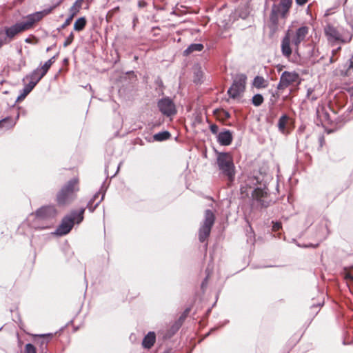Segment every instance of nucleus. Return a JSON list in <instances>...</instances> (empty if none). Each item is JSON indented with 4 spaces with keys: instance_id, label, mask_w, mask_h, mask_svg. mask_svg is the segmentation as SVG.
Returning a JSON list of instances; mask_svg holds the SVG:
<instances>
[{
    "instance_id": "nucleus-1",
    "label": "nucleus",
    "mask_w": 353,
    "mask_h": 353,
    "mask_svg": "<svg viewBox=\"0 0 353 353\" xmlns=\"http://www.w3.org/2000/svg\"><path fill=\"white\" fill-rule=\"evenodd\" d=\"M53 8L36 12L23 17V20L14 24L5 27L6 37L3 39L5 43H9L20 34L34 28L48 14L51 13Z\"/></svg>"
},
{
    "instance_id": "nucleus-2",
    "label": "nucleus",
    "mask_w": 353,
    "mask_h": 353,
    "mask_svg": "<svg viewBox=\"0 0 353 353\" xmlns=\"http://www.w3.org/2000/svg\"><path fill=\"white\" fill-rule=\"evenodd\" d=\"M309 30L310 28L307 26H302L298 28L294 32L288 30L281 41V48L282 54L285 57L289 58L292 53L290 46L291 41L296 49L298 50L300 43L305 41L309 34Z\"/></svg>"
},
{
    "instance_id": "nucleus-3",
    "label": "nucleus",
    "mask_w": 353,
    "mask_h": 353,
    "mask_svg": "<svg viewBox=\"0 0 353 353\" xmlns=\"http://www.w3.org/2000/svg\"><path fill=\"white\" fill-rule=\"evenodd\" d=\"M292 3V0H279L278 3H273L269 19V28L273 33L278 30L279 19L288 18Z\"/></svg>"
},
{
    "instance_id": "nucleus-4",
    "label": "nucleus",
    "mask_w": 353,
    "mask_h": 353,
    "mask_svg": "<svg viewBox=\"0 0 353 353\" xmlns=\"http://www.w3.org/2000/svg\"><path fill=\"white\" fill-rule=\"evenodd\" d=\"M79 180L73 179L68 181L57 193V202L59 205H65L71 203L76 197L79 190Z\"/></svg>"
},
{
    "instance_id": "nucleus-5",
    "label": "nucleus",
    "mask_w": 353,
    "mask_h": 353,
    "mask_svg": "<svg viewBox=\"0 0 353 353\" xmlns=\"http://www.w3.org/2000/svg\"><path fill=\"white\" fill-rule=\"evenodd\" d=\"M83 212L84 210H81L79 212H72L70 214L65 216L54 234L57 236H63L68 234L74 223H79L82 221Z\"/></svg>"
},
{
    "instance_id": "nucleus-6",
    "label": "nucleus",
    "mask_w": 353,
    "mask_h": 353,
    "mask_svg": "<svg viewBox=\"0 0 353 353\" xmlns=\"http://www.w3.org/2000/svg\"><path fill=\"white\" fill-rule=\"evenodd\" d=\"M217 164L222 174L228 178L229 182H233L235 176V166L233 158L230 153H219L217 157Z\"/></svg>"
},
{
    "instance_id": "nucleus-7",
    "label": "nucleus",
    "mask_w": 353,
    "mask_h": 353,
    "mask_svg": "<svg viewBox=\"0 0 353 353\" xmlns=\"http://www.w3.org/2000/svg\"><path fill=\"white\" fill-rule=\"evenodd\" d=\"M252 204H256L260 208H268L274 202L270 196L269 189L267 187L256 188L251 192Z\"/></svg>"
},
{
    "instance_id": "nucleus-8",
    "label": "nucleus",
    "mask_w": 353,
    "mask_h": 353,
    "mask_svg": "<svg viewBox=\"0 0 353 353\" xmlns=\"http://www.w3.org/2000/svg\"><path fill=\"white\" fill-rule=\"evenodd\" d=\"M247 77L244 74H237L233 79V82L228 90L230 97L236 99L241 97L246 88Z\"/></svg>"
},
{
    "instance_id": "nucleus-9",
    "label": "nucleus",
    "mask_w": 353,
    "mask_h": 353,
    "mask_svg": "<svg viewBox=\"0 0 353 353\" xmlns=\"http://www.w3.org/2000/svg\"><path fill=\"white\" fill-rule=\"evenodd\" d=\"M214 221L215 216L212 210H205L204 221L199 230V240L200 242L203 243L208 239Z\"/></svg>"
},
{
    "instance_id": "nucleus-10",
    "label": "nucleus",
    "mask_w": 353,
    "mask_h": 353,
    "mask_svg": "<svg viewBox=\"0 0 353 353\" xmlns=\"http://www.w3.org/2000/svg\"><path fill=\"white\" fill-rule=\"evenodd\" d=\"M324 34L329 43L334 45L343 42V37L339 30L333 25L327 24L324 28Z\"/></svg>"
},
{
    "instance_id": "nucleus-11",
    "label": "nucleus",
    "mask_w": 353,
    "mask_h": 353,
    "mask_svg": "<svg viewBox=\"0 0 353 353\" xmlns=\"http://www.w3.org/2000/svg\"><path fill=\"white\" fill-rule=\"evenodd\" d=\"M299 79V76L297 73L285 71L282 73L280 77L278 88L285 89L288 88L289 85L298 81Z\"/></svg>"
},
{
    "instance_id": "nucleus-12",
    "label": "nucleus",
    "mask_w": 353,
    "mask_h": 353,
    "mask_svg": "<svg viewBox=\"0 0 353 353\" xmlns=\"http://www.w3.org/2000/svg\"><path fill=\"white\" fill-rule=\"evenodd\" d=\"M158 107L161 112L168 117L175 114V105L169 98H163L159 101Z\"/></svg>"
},
{
    "instance_id": "nucleus-13",
    "label": "nucleus",
    "mask_w": 353,
    "mask_h": 353,
    "mask_svg": "<svg viewBox=\"0 0 353 353\" xmlns=\"http://www.w3.org/2000/svg\"><path fill=\"white\" fill-rule=\"evenodd\" d=\"M316 119L318 125L321 124L325 127L332 123L327 108L323 105H319L316 108Z\"/></svg>"
},
{
    "instance_id": "nucleus-14",
    "label": "nucleus",
    "mask_w": 353,
    "mask_h": 353,
    "mask_svg": "<svg viewBox=\"0 0 353 353\" xmlns=\"http://www.w3.org/2000/svg\"><path fill=\"white\" fill-rule=\"evenodd\" d=\"M54 59L55 57H52L48 61H47L41 68H38L34 70L30 74V75L32 76L33 79L39 81L46 74L52 63L54 62Z\"/></svg>"
},
{
    "instance_id": "nucleus-15",
    "label": "nucleus",
    "mask_w": 353,
    "mask_h": 353,
    "mask_svg": "<svg viewBox=\"0 0 353 353\" xmlns=\"http://www.w3.org/2000/svg\"><path fill=\"white\" fill-rule=\"evenodd\" d=\"M57 214V210L54 206H43L37 210L35 216L39 219H46L54 217Z\"/></svg>"
},
{
    "instance_id": "nucleus-16",
    "label": "nucleus",
    "mask_w": 353,
    "mask_h": 353,
    "mask_svg": "<svg viewBox=\"0 0 353 353\" xmlns=\"http://www.w3.org/2000/svg\"><path fill=\"white\" fill-rule=\"evenodd\" d=\"M232 134L230 130L220 132L218 134V141L222 145H229L232 141Z\"/></svg>"
},
{
    "instance_id": "nucleus-17",
    "label": "nucleus",
    "mask_w": 353,
    "mask_h": 353,
    "mask_svg": "<svg viewBox=\"0 0 353 353\" xmlns=\"http://www.w3.org/2000/svg\"><path fill=\"white\" fill-rule=\"evenodd\" d=\"M156 341V335L154 332H150L143 339L142 345L146 349H150Z\"/></svg>"
},
{
    "instance_id": "nucleus-18",
    "label": "nucleus",
    "mask_w": 353,
    "mask_h": 353,
    "mask_svg": "<svg viewBox=\"0 0 353 353\" xmlns=\"http://www.w3.org/2000/svg\"><path fill=\"white\" fill-rule=\"evenodd\" d=\"M303 334L301 332L290 333L288 339V345L290 347L295 346L302 337Z\"/></svg>"
},
{
    "instance_id": "nucleus-19",
    "label": "nucleus",
    "mask_w": 353,
    "mask_h": 353,
    "mask_svg": "<svg viewBox=\"0 0 353 353\" xmlns=\"http://www.w3.org/2000/svg\"><path fill=\"white\" fill-rule=\"evenodd\" d=\"M252 85L257 89L265 88L268 85V81L261 76H256L253 80Z\"/></svg>"
},
{
    "instance_id": "nucleus-20",
    "label": "nucleus",
    "mask_w": 353,
    "mask_h": 353,
    "mask_svg": "<svg viewBox=\"0 0 353 353\" xmlns=\"http://www.w3.org/2000/svg\"><path fill=\"white\" fill-rule=\"evenodd\" d=\"M203 49V46L201 43H193L188 46V48L184 50V55L187 56L192 53L193 52H201Z\"/></svg>"
},
{
    "instance_id": "nucleus-21",
    "label": "nucleus",
    "mask_w": 353,
    "mask_h": 353,
    "mask_svg": "<svg viewBox=\"0 0 353 353\" xmlns=\"http://www.w3.org/2000/svg\"><path fill=\"white\" fill-rule=\"evenodd\" d=\"M27 78H29L30 79V82L25 86L23 89V97H26L27 94H28L35 87V85L39 82L38 81H35L33 79L32 76L30 74V76L27 77Z\"/></svg>"
},
{
    "instance_id": "nucleus-22",
    "label": "nucleus",
    "mask_w": 353,
    "mask_h": 353,
    "mask_svg": "<svg viewBox=\"0 0 353 353\" xmlns=\"http://www.w3.org/2000/svg\"><path fill=\"white\" fill-rule=\"evenodd\" d=\"M214 114L216 117L217 119L223 121L226 119H228L230 117V113L223 109L215 110L214 111Z\"/></svg>"
},
{
    "instance_id": "nucleus-23",
    "label": "nucleus",
    "mask_w": 353,
    "mask_h": 353,
    "mask_svg": "<svg viewBox=\"0 0 353 353\" xmlns=\"http://www.w3.org/2000/svg\"><path fill=\"white\" fill-rule=\"evenodd\" d=\"M171 134L168 131L160 132L155 134L153 137L154 140L157 141H163L168 140L170 138Z\"/></svg>"
},
{
    "instance_id": "nucleus-24",
    "label": "nucleus",
    "mask_w": 353,
    "mask_h": 353,
    "mask_svg": "<svg viewBox=\"0 0 353 353\" xmlns=\"http://www.w3.org/2000/svg\"><path fill=\"white\" fill-rule=\"evenodd\" d=\"M288 120L289 117L286 114H284L280 117L278 122V127L281 132H285Z\"/></svg>"
},
{
    "instance_id": "nucleus-25",
    "label": "nucleus",
    "mask_w": 353,
    "mask_h": 353,
    "mask_svg": "<svg viewBox=\"0 0 353 353\" xmlns=\"http://www.w3.org/2000/svg\"><path fill=\"white\" fill-rule=\"evenodd\" d=\"M86 25V20L84 18L77 19L74 25L75 30L80 31L84 28Z\"/></svg>"
},
{
    "instance_id": "nucleus-26",
    "label": "nucleus",
    "mask_w": 353,
    "mask_h": 353,
    "mask_svg": "<svg viewBox=\"0 0 353 353\" xmlns=\"http://www.w3.org/2000/svg\"><path fill=\"white\" fill-rule=\"evenodd\" d=\"M83 0H77L74 5L70 8V12L72 16H75L77 13L79 11L82 6Z\"/></svg>"
},
{
    "instance_id": "nucleus-27",
    "label": "nucleus",
    "mask_w": 353,
    "mask_h": 353,
    "mask_svg": "<svg viewBox=\"0 0 353 353\" xmlns=\"http://www.w3.org/2000/svg\"><path fill=\"white\" fill-rule=\"evenodd\" d=\"M264 99L260 94H256L253 96L252 103L254 106H259L263 103Z\"/></svg>"
},
{
    "instance_id": "nucleus-28",
    "label": "nucleus",
    "mask_w": 353,
    "mask_h": 353,
    "mask_svg": "<svg viewBox=\"0 0 353 353\" xmlns=\"http://www.w3.org/2000/svg\"><path fill=\"white\" fill-rule=\"evenodd\" d=\"M190 310H191L190 307H188L184 310V312H183V314L181 315V316L179 317V319L178 320L177 328H179L182 325V323H183V321H185L186 317L188 316Z\"/></svg>"
},
{
    "instance_id": "nucleus-29",
    "label": "nucleus",
    "mask_w": 353,
    "mask_h": 353,
    "mask_svg": "<svg viewBox=\"0 0 353 353\" xmlns=\"http://www.w3.org/2000/svg\"><path fill=\"white\" fill-rule=\"evenodd\" d=\"M251 186L249 185H241L240 188V193L242 197H248L250 194V190Z\"/></svg>"
},
{
    "instance_id": "nucleus-30",
    "label": "nucleus",
    "mask_w": 353,
    "mask_h": 353,
    "mask_svg": "<svg viewBox=\"0 0 353 353\" xmlns=\"http://www.w3.org/2000/svg\"><path fill=\"white\" fill-rule=\"evenodd\" d=\"M39 39L34 35H30L25 39V42L30 44H37Z\"/></svg>"
},
{
    "instance_id": "nucleus-31",
    "label": "nucleus",
    "mask_w": 353,
    "mask_h": 353,
    "mask_svg": "<svg viewBox=\"0 0 353 353\" xmlns=\"http://www.w3.org/2000/svg\"><path fill=\"white\" fill-rule=\"evenodd\" d=\"M25 353H37V350L33 345L28 343L25 346Z\"/></svg>"
},
{
    "instance_id": "nucleus-32",
    "label": "nucleus",
    "mask_w": 353,
    "mask_h": 353,
    "mask_svg": "<svg viewBox=\"0 0 353 353\" xmlns=\"http://www.w3.org/2000/svg\"><path fill=\"white\" fill-rule=\"evenodd\" d=\"M282 228L281 223L273 222L272 231L278 232Z\"/></svg>"
},
{
    "instance_id": "nucleus-33",
    "label": "nucleus",
    "mask_w": 353,
    "mask_h": 353,
    "mask_svg": "<svg viewBox=\"0 0 353 353\" xmlns=\"http://www.w3.org/2000/svg\"><path fill=\"white\" fill-rule=\"evenodd\" d=\"M210 131L212 132V133L216 134L218 133V131H219V127L216 124H212L210 125Z\"/></svg>"
},
{
    "instance_id": "nucleus-34",
    "label": "nucleus",
    "mask_w": 353,
    "mask_h": 353,
    "mask_svg": "<svg viewBox=\"0 0 353 353\" xmlns=\"http://www.w3.org/2000/svg\"><path fill=\"white\" fill-rule=\"evenodd\" d=\"M73 40V35L71 34L67 39L64 42V46L66 47L68 46H69L72 41Z\"/></svg>"
},
{
    "instance_id": "nucleus-35",
    "label": "nucleus",
    "mask_w": 353,
    "mask_h": 353,
    "mask_svg": "<svg viewBox=\"0 0 353 353\" xmlns=\"http://www.w3.org/2000/svg\"><path fill=\"white\" fill-rule=\"evenodd\" d=\"M345 278L353 281V274L350 272H345Z\"/></svg>"
},
{
    "instance_id": "nucleus-36",
    "label": "nucleus",
    "mask_w": 353,
    "mask_h": 353,
    "mask_svg": "<svg viewBox=\"0 0 353 353\" xmlns=\"http://www.w3.org/2000/svg\"><path fill=\"white\" fill-rule=\"evenodd\" d=\"M36 336H37V337H39V338H42V339H43L42 341L41 342V345H43V344H44V343H47V342L46 341V338L47 337V335H36Z\"/></svg>"
},
{
    "instance_id": "nucleus-37",
    "label": "nucleus",
    "mask_w": 353,
    "mask_h": 353,
    "mask_svg": "<svg viewBox=\"0 0 353 353\" xmlns=\"http://www.w3.org/2000/svg\"><path fill=\"white\" fill-rule=\"evenodd\" d=\"M296 3L299 6H303L305 4L308 0H295Z\"/></svg>"
},
{
    "instance_id": "nucleus-38",
    "label": "nucleus",
    "mask_w": 353,
    "mask_h": 353,
    "mask_svg": "<svg viewBox=\"0 0 353 353\" xmlns=\"http://www.w3.org/2000/svg\"><path fill=\"white\" fill-rule=\"evenodd\" d=\"M74 16H72V14H71L70 17L66 19L65 22V26H68L70 23L71 21L72 20L73 17Z\"/></svg>"
},
{
    "instance_id": "nucleus-39",
    "label": "nucleus",
    "mask_w": 353,
    "mask_h": 353,
    "mask_svg": "<svg viewBox=\"0 0 353 353\" xmlns=\"http://www.w3.org/2000/svg\"><path fill=\"white\" fill-rule=\"evenodd\" d=\"M8 121V119L6 118V119H3L2 120L0 121V128H2L3 125V123L7 122Z\"/></svg>"
},
{
    "instance_id": "nucleus-40",
    "label": "nucleus",
    "mask_w": 353,
    "mask_h": 353,
    "mask_svg": "<svg viewBox=\"0 0 353 353\" xmlns=\"http://www.w3.org/2000/svg\"><path fill=\"white\" fill-rule=\"evenodd\" d=\"M99 196H100V193L95 194V195L93 197V201L92 202H94L99 197Z\"/></svg>"
},
{
    "instance_id": "nucleus-41",
    "label": "nucleus",
    "mask_w": 353,
    "mask_h": 353,
    "mask_svg": "<svg viewBox=\"0 0 353 353\" xmlns=\"http://www.w3.org/2000/svg\"><path fill=\"white\" fill-rule=\"evenodd\" d=\"M320 142H321V147L323 145V143L324 142V137H320Z\"/></svg>"
},
{
    "instance_id": "nucleus-42",
    "label": "nucleus",
    "mask_w": 353,
    "mask_h": 353,
    "mask_svg": "<svg viewBox=\"0 0 353 353\" xmlns=\"http://www.w3.org/2000/svg\"><path fill=\"white\" fill-rule=\"evenodd\" d=\"M4 44H6V43H4V40H3V39H0V48H1L3 45H4Z\"/></svg>"
},
{
    "instance_id": "nucleus-43",
    "label": "nucleus",
    "mask_w": 353,
    "mask_h": 353,
    "mask_svg": "<svg viewBox=\"0 0 353 353\" xmlns=\"http://www.w3.org/2000/svg\"><path fill=\"white\" fill-rule=\"evenodd\" d=\"M350 68H353V57H352V59H351V61H350Z\"/></svg>"
},
{
    "instance_id": "nucleus-44",
    "label": "nucleus",
    "mask_w": 353,
    "mask_h": 353,
    "mask_svg": "<svg viewBox=\"0 0 353 353\" xmlns=\"http://www.w3.org/2000/svg\"><path fill=\"white\" fill-rule=\"evenodd\" d=\"M339 50H341V47H339L336 50H334L333 53H336Z\"/></svg>"
},
{
    "instance_id": "nucleus-45",
    "label": "nucleus",
    "mask_w": 353,
    "mask_h": 353,
    "mask_svg": "<svg viewBox=\"0 0 353 353\" xmlns=\"http://www.w3.org/2000/svg\"><path fill=\"white\" fill-rule=\"evenodd\" d=\"M118 10H119V7H117V8H115L112 10V12H114V11H118Z\"/></svg>"
},
{
    "instance_id": "nucleus-46",
    "label": "nucleus",
    "mask_w": 353,
    "mask_h": 353,
    "mask_svg": "<svg viewBox=\"0 0 353 353\" xmlns=\"http://www.w3.org/2000/svg\"><path fill=\"white\" fill-rule=\"evenodd\" d=\"M103 195L101 196V198L99 199V201L97 203L96 205H97L98 203H99L101 200H103Z\"/></svg>"
}]
</instances>
